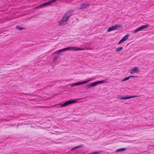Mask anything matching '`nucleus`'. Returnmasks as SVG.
Listing matches in <instances>:
<instances>
[{
	"label": "nucleus",
	"instance_id": "nucleus-1",
	"mask_svg": "<svg viewBox=\"0 0 154 154\" xmlns=\"http://www.w3.org/2000/svg\"><path fill=\"white\" fill-rule=\"evenodd\" d=\"M73 11H70L66 12L64 15L62 19L58 22L59 26H62L66 25L69 19V17L72 15Z\"/></svg>",
	"mask_w": 154,
	"mask_h": 154
},
{
	"label": "nucleus",
	"instance_id": "nucleus-2",
	"mask_svg": "<svg viewBox=\"0 0 154 154\" xmlns=\"http://www.w3.org/2000/svg\"><path fill=\"white\" fill-rule=\"evenodd\" d=\"M77 101L76 100H69L67 101H66L65 103L60 104V105H56L54 106H52L56 108H60L61 107H63L65 106H66L67 105H68L70 104H72V103H74L76 102Z\"/></svg>",
	"mask_w": 154,
	"mask_h": 154
},
{
	"label": "nucleus",
	"instance_id": "nucleus-3",
	"mask_svg": "<svg viewBox=\"0 0 154 154\" xmlns=\"http://www.w3.org/2000/svg\"><path fill=\"white\" fill-rule=\"evenodd\" d=\"M84 50L83 49L80 48H78L75 47H70L66 48L61 50H59L58 52L63 51H82Z\"/></svg>",
	"mask_w": 154,
	"mask_h": 154
},
{
	"label": "nucleus",
	"instance_id": "nucleus-4",
	"mask_svg": "<svg viewBox=\"0 0 154 154\" xmlns=\"http://www.w3.org/2000/svg\"><path fill=\"white\" fill-rule=\"evenodd\" d=\"M104 82V81H101L97 82H96L93 83H92L88 85L87 86V89L90 88L92 87H95L97 85L100 83H102Z\"/></svg>",
	"mask_w": 154,
	"mask_h": 154
},
{
	"label": "nucleus",
	"instance_id": "nucleus-5",
	"mask_svg": "<svg viewBox=\"0 0 154 154\" xmlns=\"http://www.w3.org/2000/svg\"><path fill=\"white\" fill-rule=\"evenodd\" d=\"M121 27H122V26L121 24H116L114 26H112L109 28L108 29L107 31L110 32L112 31L116 30L119 28Z\"/></svg>",
	"mask_w": 154,
	"mask_h": 154
},
{
	"label": "nucleus",
	"instance_id": "nucleus-6",
	"mask_svg": "<svg viewBox=\"0 0 154 154\" xmlns=\"http://www.w3.org/2000/svg\"><path fill=\"white\" fill-rule=\"evenodd\" d=\"M92 80V79H89L85 81H83V82H79L75 83L74 84H70V85L72 87L74 86H76V85H82V84H84L88 82H89L90 81H91Z\"/></svg>",
	"mask_w": 154,
	"mask_h": 154
},
{
	"label": "nucleus",
	"instance_id": "nucleus-7",
	"mask_svg": "<svg viewBox=\"0 0 154 154\" xmlns=\"http://www.w3.org/2000/svg\"><path fill=\"white\" fill-rule=\"evenodd\" d=\"M149 26V25H146L140 26L137 29L134 30L133 31V32L134 33H136L139 31H141L144 29H145L147 28Z\"/></svg>",
	"mask_w": 154,
	"mask_h": 154
},
{
	"label": "nucleus",
	"instance_id": "nucleus-8",
	"mask_svg": "<svg viewBox=\"0 0 154 154\" xmlns=\"http://www.w3.org/2000/svg\"><path fill=\"white\" fill-rule=\"evenodd\" d=\"M137 97V95H133L127 97H125L124 96L120 95L118 96L117 97V98L121 100H125L126 99H129L134 97Z\"/></svg>",
	"mask_w": 154,
	"mask_h": 154
},
{
	"label": "nucleus",
	"instance_id": "nucleus-9",
	"mask_svg": "<svg viewBox=\"0 0 154 154\" xmlns=\"http://www.w3.org/2000/svg\"><path fill=\"white\" fill-rule=\"evenodd\" d=\"M90 4L89 3L82 4H81L79 6V7H77V9H85L87 8V7L90 6Z\"/></svg>",
	"mask_w": 154,
	"mask_h": 154
},
{
	"label": "nucleus",
	"instance_id": "nucleus-10",
	"mask_svg": "<svg viewBox=\"0 0 154 154\" xmlns=\"http://www.w3.org/2000/svg\"><path fill=\"white\" fill-rule=\"evenodd\" d=\"M129 35H126L123 37L122 38L118 43V45H120L123 42L126 41L128 38Z\"/></svg>",
	"mask_w": 154,
	"mask_h": 154
},
{
	"label": "nucleus",
	"instance_id": "nucleus-11",
	"mask_svg": "<svg viewBox=\"0 0 154 154\" xmlns=\"http://www.w3.org/2000/svg\"><path fill=\"white\" fill-rule=\"evenodd\" d=\"M139 71V68L137 67H134V68L130 70V72L131 74L137 73Z\"/></svg>",
	"mask_w": 154,
	"mask_h": 154
},
{
	"label": "nucleus",
	"instance_id": "nucleus-12",
	"mask_svg": "<svg viewBox=\"0 0 154 154\" xmlns=\"http://www.w3.org/2000/svg\"><path fill=\"white\" fill-rule=\"evenodd\" d=\"M126 149L125 148H121L117 149L116 150V152H122L123 151H124L126 150Z\"/></svg>",
	"mask_w": 154,
	"mask_h": 154
},
{
	"label": "nucleus",
	"instance_id": "nucleus-13",
	"mask_svg": "<svg viewBox=\"0 0 154 154\" xmlns=\"http://www.w3.org/2000/svg\"><path fill=\"white\" fill-rule=\"evenodd\" d=\"M134 77V76H128V77H126L125 78V79H123L122 80V81H126V80H128L131 77Z\"/></svg>",
	"mask_w": 154,
	"mask_h": 154
},
{
	"label": "nucleus",
	"instance_id": "nucleus-14",
	"mask_svg": "<svg viewBox=\"0 0 154 154\" xmlns=\"http://www.w3.org/2000/svg\"><path fill=\"white\" fill-rule=\"evenodd\" d=\"M123 49V48L122 47H120L119 48H117L116 50V51L119 52L121 51L122 49Z\"/></svg>",
	"mask_w": 154,
	"mask_h": 154
},
{
	"label": "nucleus",
	"instance_id": "nucleus-15",
	"mask_svg": "<svg viewBox=\"0 0 154 154\" xmlns=\"http://www.w3.org/2000/svg\"><path fill=\"white\" fill-rule=\"evenodd\" d=\"M82 145H79V146H76L74 148H72V149H71V150H73L74 149H77V148H80V147H82Z\"/></svg>",
	"mask_w": 154,
	"mask_h": 154
},
{
	"label": "nucleus",
	"instance_id": "nucleus-16",
	"mask_svg": "<svg viewBox=\"0 0 154 154\" xmlns=\"http://www.w3.org/2000/svg\"><path fill=\"white\" fill-rule=\"evenodd\" d=\"M58 57V56H55L53 60V61L54 62H56L57 60Z\"/></svg>",
	"mask_w": 154,
	"mask_h": 154
},
{
	"label": "nucleus",
	"instance_id": "nucleus-17",
	"mask_svg": "<svg viewBox=\"0 0 154 154\" xmlns=\"http://www.w3.org/2000/svg\"><path fill=\"white\" fill-rule=\"evenodd\" d=\"M100 152H94L91 153H88L87 154H98Z\"/></svg>",
	"mask_w": 154,
	"mask_h": 154
},
{
	"label": "nucleus",
	"instance_id": "nucleus-18",
	"mask_svg": "<svg viewBox=\"0 0 154 154\" xmlns=\"http://www.w3.org/2000/svg\"><path fill=\"white\" fill-rule=\"evenodd\" d=\"M16 28L17 29L20 30H22L24 29L23 28H22V27H21L20 26H17L16 27Z\"/></svg>",
	"mask_w": 154,
	"mask_h": 154
},
{
	"label": "nucleus",
	"instance_id": "nucleus-19",
	"mask_svg": "<svg viewBox=\"0 0 154 154\" xmlns=\"http://www.w3.org/2000/svg\"><path fill=\"white\" fill-rule=\"evenodd\" d=\"M59 50L57 51V52H55L54 53V54H55V53H61L62 51H60V52H58V51H59Z\"/></svg>",
	"mask_w": 154,
	"mask_h": 154
},
{
	"label": "nucleus",
	"instance_id": "nucleus-20",
	"mask_svg": "<svg viewBox=\"0 0 154 154\" xmlns=\"http://www.w3.org/2000/svg\"><path fill=\"white\" fill-rule=\"evenodd\" d=\"M82 99V98H81L80 99H77V100H80V99Z\"/></svg>",
	"mask_w": 154,
	"mask_h": 154
}]
</instances>
